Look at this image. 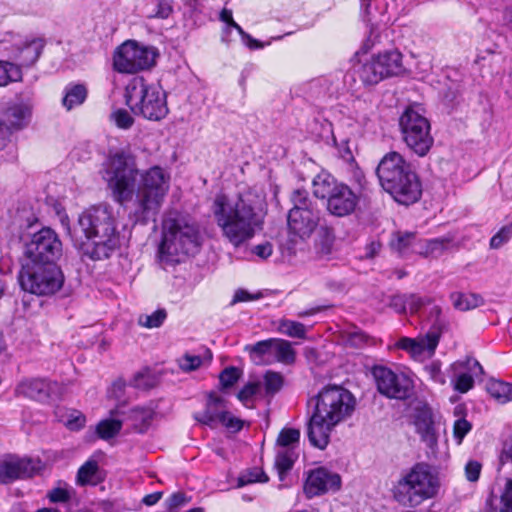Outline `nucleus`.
I'll return each mask as SVG.
<instances>
[{
    "instance_id": "51",
    "label": "nucleus",
    "mask_w": 512,
    "mask_h": 512,
    "mask_svg": "<svg viewBox=\"0 0 512 512\" xmlns=\"http://www.w3.org/2000/svg\"><path fill=\"white\" fill-rule=\"evenodd\" d=\"M431 299L428 297H421L417 294H407V310L410 313H417L423 306L430 304Z\"/></svg>"
},
{
    "instance_id": "21",
    "label": "nucleus",
    "mask_w": 512,
    "mask_h": 512,
    "mask_svg": "<svg viewBox=\"0 0 512 512\" xmlns=\"http://www.w3.org/2000/svg\"><path fill=\"white\" fill-rule=\"evenodd\" d=\"M246 350L249 351L251 355H255L260 358L270 356L275 361L283 364L294 363L296 356L291 343L280 338H270L258 341L253 345L247 346Z\"/></svg>"
},
{
    "instance_id": "20",
    "label": "nucleus",
    "mask_w": 512,
    "mask_h": 512,
    "mask_svg": "<svg viewBox=\"0 0 512 512\" xmlns=\"http://www.w3.org/2000/svg\"><path fill=\"white\" fill-rule=\"evenodd\" d=\"M16 393L39 402H47L59 398L64 393V386L46 378H31L21 381L16 387Z\"/></svg>"
},
{
    "instance_id": "15",
    "label": "nucleus",
    "mask_w": 512,
    "mask_h": 512,
    "mask_svg": "<svg viewBox=\"0 0 512 512\" xmlns=\"http://www.w3.org/2000/svg\"><path fill=\"white\" fill-rule=\"evenodd\" d=\"M372 375L378 392L387 398L407 400L414 394V381L404 372L379 365L372 368Z\"/></svg>"
},
{
    "instance_id": "37",
    "label": "nucleus",
    "mask_w": 512,
    "mask_h": 512,
    "mask_svg": "<svg viewBox=\"0 0 512 512\" xmlns=\"http://www.w3.org/2000/svg\"><path fill=\"white\" fill-rule=\"evenodd\" d=\"M278 331L292 338L304 339L306 337L305 326L300 322L292 320H281L278 325Z\"/></svg>"
},
{
    "instance_id": "2",
    "label": "nucleus",
    "mask_w": 512,
    "mask_h": 512,
    "mask_svg": "<svg viewBox=\"0 0 512 512\" xmlns=\"http://www.w3.org/2000/svg\"><path fill=\"white\" fill-rule=\"evenodd\" d=\"M212 212L222 236L234 247H239L262 230L264 197L254 188L245 189L234 197L218 194Z\"/></svg>"
},
{
    "instance_id": "47",
    "label": "nucleus",
    "mask_w": 512,
    "mask_h": 512,
    "mask_svg": "<svg viewBox=\"0 0 512 512\" xmlns=\"http://www.w3.org/2000/svg\"><path fill=\"white\" fill-rule=\"evenodd\" d=\"M260 388V383L249 382L239 391L237 397L244 405H248L253 397L260 391Z\"/></svg>"
},
{
    "instance_id": "8",
    "label": "nucleus",
    "mask_w": 512,
    "mask_h": 512,
    "mask_svg": "<svg viewBox=\"0 0 512 512\" xmlns=\"http://www.w3.org/2000/svg\"><path fill=\"white\" fill-rule=\"evenodd\" d=\"M440 481L431 467L425 463H416L403 471L391 489L393 499L404 507H416L435 497Z\"/></svg>"
},
{
    "instance_id": "45",
    "label": "nucleus",
    "mask_w": 512,
    "mask_h": 512,
    "mask_svg": "<svg viewBox=\"0 0 512 512\" xmlns=\"http://www.w3.org/2000/svg\"><path fill=\"white\" fill-rule=\"evenodd\" d=\"M472 424L465 418H459L453 425V436L457 444L460 445L464 437L471 431Z\"/></svg>"
},
{
    "instance_id": "11",
    "label": "nucleus",
    "mask_w": 512,
    "mask_h": 512,
    "mask_svg": "<svg viewBox=\"0 0 512 512\" xmlns=\"http://www.w3.org/2000/svg\"><path fill=\"white\" fill-rule=\"evenodd\" d=\"M18 280L25 292L50 296L62 288L64 275L56 263H26L19 272Z\"/></svg>"
},
{
    "instance_id": "60",
    "label": "nucleus",
    "mask_w": 512,
    "mask_h": 512,
    "mask_svg": "<svg viewBox=\"0 0 512 512\" xmlns=\"http://www.w3.org/2000/svg\"><path fill=\"white\" fill-rule=\"evenodd\" d=\"M499 459L501 464L512 463V436L503 443Z\"/></svg>"
},
{
    "instance_id": "1",
    "label": "nucleus",
    "mask_w": 512,
    "mask_h": 512,
    "mask_svg": "<svg viewBox=\"0 0 512 512\" xmlns=\"http://www.w3.org/2000/svg\"><path fill=\"white\" fill-rule=\"evenodd\" d=\"M105 179L113 199L132 202L128 217L134 224L155 222L170 188V176L159 166L139 172L135 158L118 152L109 159Z\"/></svg>"
},
{
    "instance_id": "9",
    "label": "nucleus",
    "mask_w": 512,
    "mask_h": 512,
    "mask_svg": "<svg viewBox=\"0 0 512 512\" xmlns=\"http://www.w3.org/2000/svg\"><path fill=\"white\" fill-rule=\"evenodd\" d=\"M124 96L130 111L146 120L158 122L169 113L165 91L144 77L132 78L125 88Z\"/></svg>"
},
{
    "instance_id": "12",
    "label": "nucleus",
    "mask_w": 512,
    "mask_h": 512,
    "mask_svg": "<svg viewBox=\"0 0 512 512\" xmlns=\"http://www.w3.org/2000/svg\"><path fill=\"white\" fill-rule=\"evenodd\" d=\"M399 126L403 141L412 152L423 157L430 151L434 139L426 117L413 107H408L399 119Z\"/></svg>"
},
{
    "instance_id": "40",
    "label": "nucleus",
    "mask_w": 512,
    "mask_h": 512,
    "mask_svg": "<svg viewBox=\"0 0 512 512\" xmlns=\"http://www.w3.org/2000/svg\"><path fill=\"white\" fill-rule=\"evenodd\" d=\"M167 317L165 309H158L150 315H141L138 319L139 325L145 328H158L160 327Z\"/></svg>"
},
{
    "instance_id": "5",
    "label": "nucleus",
    "mask_w": 512,
    "mask_h": 512,
    "mask_svg": "<svg viewBox=\"0 0 512 512\" xmlns=\"http://www.w3.org/2000/svg\"><path fill=\"white\" fill-rule=\"evenodd\" d=\"M202 244L200 227L189 214L170 212L162 222L158 259L163 264L182 262L196 254Z\"/></svg>"
},
{
    "instance_id": "31",
    "label": "nucleus",
    "mask_w": 512,
    "mask_h": 512,
    "mask_svg": "<svg viewBox=\"0 0 512 512\" xmlns=\"http://www.w3.org/2000/svg\"><path fill=\"white\" fill-rule=\"evenodd\" d=\"M296 458L297 454L293 448L278 450L275 458V467L281 480H283L286 473L292 469Z\"/></svg>"
},
{
    "instance_id": "50",
    "label": "nucleus",
    "mask_w": 512,
    "mask_h": 512,
    "mask_svg": "<svg viewBox=\"0 0 512 512\" xmlns=\"http://www.w3.org/2000/svg\"><path fill=\"white\" fill-rule=\"evenodd\" d=\"M155 9L151 12L150 17L166 19L172 12V0H154Z\"/></svg>"
},
{
    "instance_id": "19",
    "label": "nucleus",
    "mask_w": 512,
    "mask_h": 512,
    "mask_svg": "<svg viewBox=\"0 0 512 512\" xmlns=\"http://www.w3.org/2000/svg\"><path fill=\"white\" fill-rule=\"evenodd\" d=\"M453 389L459 393H467L474 386V378L483 374L480 363L471 357L452 363L447 370Z\"/></svg>"
},
{
    "instance_id": "46",
    "label": "nucleus",
    "mask_w": 512,
    "mask_h": 512,
    "mask_svg": "<svg viewBox=\"0 0 512 512\" xmlns=\"http://www.w3.org/2000/svg\"><path fill=\"white\" fill-rule=\"evenodd\" d=\"M240 370L236 367H227L225 368L219 376L220 383L224 388H229L233 386L240 377Z\"/></svg>"
},
{
    "instance_id": "30",
    "label": "nucleus",
    "mask_w": 512,
    "mask_h": 512,
    "mask_svg": "<svg viewBox=\"0 0 512 512\" xmlns=\"http://www.w3.org/2000/svg\"><path fill=\"white\" fill-rule=\"evenodd\" d=\"M87 97V89L82 84L68 85L65 88V94L62 99V104L67 110H71L76 106L81 105Z\"/></svg>"
},
{
    "instance_id": "24",
    "label": "nucleus",
    "mask_w": 512,
    "mask_h": 512,
    "mask_svg": "<svg viewBox=\"0 0 512 512\" xmlns=\"http://www.w3.org/2000/svg\"><path fill=\"white\" fill-rule=\"evenodd\" d=\"M320 220V211L312 210V211H298V210H289L287 223L289 231L300 237L301 239H305L310 237V235L314 232L316 227L319 224Z\"/></svg>"
},
{
    "instance_id": "32",
    "label": "nucleus",
    "mask_w": 512,
    "mask_h": 512,
    "mask_svg": "<svg viewBox=\"0 0 512 512\" xmlns=\"http://www.w3.org/2000/svg\"><path fill=\"white\" fill-rule=\"evenodd\" d=\"M453 306L461 311H466L470 309H474L478 306H480L483 302V299L481 296L477 294H465V293H459L454 292L450 296Z\"/></svg>"
},
{
    "instance_id": "16",
    "label": "nucleus",
    "mask_w": 512,
    "mask_h": 512,
    "mask_svg": "<svg viewBox=\"0 0 512 512\" xmlns=\"http://www.w3.org/2000/svg\"><path fill=\"white\" fill-rule=\"evenodd\" d=\"M193 418L211 429L222 425L232 432H238L243 427V421L230 413L227 401L216 393L209 394L204 410L194 413Z\"/></svg>"
},
{
    "instance_id": "25",
    "label": "nucleus",
    "mask_w": 512,
    "mask_h": 512,
    "mask_svg": "<svg viewBox=\"0 0 512 512\" xmlns=\"http://www.w3.org/2000/svg\"><path fill=\"white\" fill-rule=\"evenodd\" d=\"M413 417L416 431L422 440L429 445L435 444L437 437L431 409L427 405L417 407Z\"/></svg>"
},
{
    "instance_id": "38",
    "label": "nucleus",
    "mask_w": 512,
    "mask_h": 512,
    "mask_svg": "<svg viewBox=\"0 0 512 512\" xmlns=\"http://www.w3.org/2000/svg\"><path fill=\"white\" fill-rule=\"evenodd\" d=\"M122 422L115 419H106L99 422L97 425V433L102 439H110L117 435L121 430Z\"/></svg>"
},
{
    "instance_id": "41",
    "label": "nucleus",
    "mask_w": 512,
    "mask_h": 512,
    "mask_svg": "<svg viewBox=\"0 0 512 512\" xmlns=\"http://www.w3.org/2000/svg\"><path fill=\"white\" fill-rule=\"evenodd\" d=\"M110 119L114 122V124L119 129H123V130L130 129L135 122L131 113L123 108L115 109L111 113Z\"/></svg>"
},
{
    "instance_id": "39",
    "label": "nucleus",
    "mask_w": 512,
    "mask_h": 512,
    "mask_svg": "<svg viewBox=\"0 0 512 512\" xmlns=\"http://www.w3.org/2000/svg\"><path fill=\"white\" fill-rule=\"evenodd\" d=\"M300 431L294 428H284L279 433L277 444L280 449L293 448L294 445L299 443Z\"/></svg>"
},
{
    "instance_id": "18",
    "label": "nucleus",
    "mask_w": 512,
    "mask_h": 512,
    "mask_svg": "<svg viewBox=\"0 0 512 512\" xmlns=\"http://www.w3.org/2000/svg\"><path fill=\"white\" fill-rule=\"evenodd\" d=\"M42 467L39 459L6 455L0 459V482L7 484L17 479L32 477Z\"/></svg>"
},
{
    "instance_id": "64",
    "label": "nucleus",
    "mask_w": 512,
    "mask_h": 512,
    "mask_svg": "<svg viewBox=\"0 0 512 512\" xmlns=\"http://www.w3.org/2000/svg\"><path fill=\"white\" fill-rule=\"evenodd\" d=\"M220 20L227 24V30L234 21L232 11L224 8L220 13Z\"/></svg>"
},
{
    "instance_id": "13",
    "label": "nucleus",
    "mask_w": 512,
    "mask_h": 512,
    "mask_svg": "<svg viewBox=\"0 0 512 512\" xmlns=\"http://www.w3.org/2000/svg\"><path fill=\"white\" fill-rule=\"evenodd\" d=\"M158 51L152 46L140 45L134 40L121 44L114 52L113 67L119 73H137L152 68Z\"/></svg>"
},
{
    "instance_id": "57",
    "label": "nucleus",
    "mask_w": 512,
    "mask_h": 512,
    "mask_svg": "<svg viewBox=\"0 0 512 512\" xmlns=\"http://www.w3.org/2000/svg\"><path fill=\"white\" fill-rule=\"evenodd\" d=\"M500 512H512V480H508L501 496Z\"/></svg>"
},
{
    "instance_id": "26",
    "label": "nucleus",
    "mask_w": 512,
    "mask_h": 512,
    "mask_svg": "<svg viewBox=\"0 0 512 512\" xmlns=\"http://www.w3.org/2000/svg\"><path fill=\"white\" fill-rule=\"evenodd\" d=\"M31 116V107L25 103H17L10 106L5 112V120L10 134L11 129H20L24 127Z\"/></svg>"
},
{
    "instance_id": "43",
    "label": "nucleus",
    "mask_w": 512,
    "mask_h": 512,
    "mask_svg": "<svg viewBox=\"0 0 512 512\" xmlns=\"http://www.w3.org/2000/svg\"><path fill=\"white\" fill-rule=\"evenodd\" d=\"M264 384L267 393L278 392L283 385V377L280 373L267 372L264 376Z\"/></svg>"
},
{
    "instance_id": "42",
    "label": "nucleus",
    "mask_w": 512,
    "mask_h": 512,
    "mask_svg": "<svg viewBox=\"0 0 512 512\" xmlns=\"http://www.w3.org/2000/svg\"><path fill=\"white\" fill-rule=\"evenodd\" d=\"M268 477L265 473L257 468L249 470L241 474L238 478V486L242 487L256 482H267Z\"/></svg>"
},
{
    "instance_id": "59",
    "label": "nucleus",
    "mask_w": 512,
    "mask_h": 512,
    "mask_svg": "<svg viewBox=\"0 0 512 512\" xmlns=\"http://www.w3.org/2000/svg\"><path fill=\"white\" fill-rule=\"evenodd\" d=\"M441 313H442V310L439 306H433L430 309L429 319L431 321H433L430 330L439 329L440 332L442 331L444 322L441 319Z\"/></svg>"
},
{
    "instance_id": "48",
    "label": "nucleus",
    "mask_w": 512,
    "mask_h": 512,
    "mask_svg": "<svg viewBox=\"0 0 512 512\" xmlns=\"http://www.w3.org/2000/svg\"><path fill=\"white\" fill-rule=\"evenodd\" d=\"M424 371L427 373L429 378L438 383L440 385H444L446 383V378L444 373L441 371V364L439 361H433L430 364L426 365Z\"/></svg>"
},
{
    "instance_id": "27",
    "label": "nucleus",
    "mask_w": 512,
    "mask_h": 512,
    "mask_svg": "<svg viewBox=\"0 0 512 512\" xmlns=\"http://www.w3.org/2000/svg\"><path fill=\"white\" fill-rule=\"evenodd\" d=\"M153 417L154 411L151 408L137 406L130 409L127 420L134 431L144 433L150 427Z\"/></svg>"
},
{
    "instance_id": "55",
    "label": "nucleus",
    "mask_w": 512,
    "mask_h": 512,
    "mask_svg": "<svg viewBox=\"0 0 512 512\" xmlns=\"http://www.w3.org/2000/svg\"><path fill=\"white\" fill-rule=\"evenodd\" d=\"M482 465L476 460H469L465 465V476L470 482H476L479 479Z\"/></svg>"
},
{
    "instance_id": "14",
    "label": "nucleus",
    "mask_w": 512,
    "mask_h": 512,
    "mask_svg": "<svg viewBox=\"0 0 512 512\" xmlns=\"http://www.w3.org/2000/svg\"><path fill=\"white\" fill-rule=\"evenodd\" d=\"M402 54L397 50L385 51L361 64L356 75L365 86L376 85L385 78L403 72Z\"/></svg>"
},
{
    "instance_id": "22",
    "label": "nucleus",
    "mask_w": 512,
    "mask_h": 512,
    "mask_svg": "<svg viewBox=\"0 0 512 512\" xmlns=\"http://www.w3.org/2000/svg\"><path fill=\"white\" fill-rule=\"evenodd\" d=\"M439 329L429 330L425 335L417 338L402 337L396 346L408 352L414 359L432 357L439 344Z\"/></svg>"
},
{
    "instance_id": "52",
    "label": "nucleus",
    "mask_w": 512,
    "mask_h": 512,
    "mask_svg": "<svg viewBox=\"0 0 512 512\" xmlns=\"http://www.w3.org/2000/svg\"><path fill=\"white\" fill-rule=\"evenodd\" d=\"M47 498L52 503H66L70 500V491L65 487H55L48 491Z\"/></svg>"
},
{
    "instance_id": "56",
    "label": "nucleus",
    "mask_w": 512,
    "mask_h": 512,
    "mask_svg": "<svg viewBox=\"0 0 512 512\" xmlns=\"http://www.w3.org/2000/svg\"><path fill=\"white\" fill-rule=\"evenodd\" d=\"M389 306L397 313L402 314L407 311V294H396L390 298Z\"/></svg>"
},
{
    "instance_id": "10",
    "label": "nucleus",
    "mask_w": 512,
    "mask_h": 512,
    "mask_svg": "<svg viewBox=\"0 0 512 512\" xmlns=\"http://www.w3.org/2000/svg\"><path fill=\"white\" fill-rule=\"evenodd\" d=\"M313 193L315 197L326 200L327 211L336 217L351 215L359 203V196L348 185L327 173L314 178Z\"/></svg>"
},
{
    "instance_id": "6",
    "label": "nucleus",
    "mask_w": 512,
    "mask_h": 512,
    "mask_svg": "<svg viewBox=\"0 0 512 512\" xmlns=\"http://www.w3.org/2000/svg\"><path fill=\"white\" fill-rule=\"evenodd\" d=\"M376 174L382 188L399 204L410 205L420 199L421 182L399 153H387L379 162Z\"/></svg>"
},
{
    "instance_id": "29",
    "label": "nucleus",
    "mask_w": 512,
    "mask_h": 512,
    "mask_svg": "<svg viewBox=\"0 0 512 512\" xmlns=\"http://www.w3.org/2000/svg\"><path fill=\"white\" fill-rule=\"evenodd\" d=\"M420 243H416L414 233H397L391 242V246L400 255L404 256L409 252L419 253Z\"/></svg>"
},
{
    "instance_id": "23",
    "label": "nucleus",
    "mask_w": 512,
    "mask_h": 512,
    "mask_svg": "<svg viewBox=\"0 0 512 512\" xmlns=\"http://www.w3.org/2000/svg\"><path fill=\"white\" fill-rule=\"evenodd\" d=\"M341 485L340 476L325 468L312 470L304 485V492L308 498L324 494L330 490H338Z\"/></svg>"
},
{
    "instance_id": "17",
    "label": "nucleus",
    "mask_w": 512,
    "mask_h": 512,
    "mask_svg": "<svg viewBox=\"0 0 512 512\" xmlns=\"http://www.w3.org/2000/svg\"><path fill=\"white\" fill-rule=\"evenodd\" d=\"M62 254V243L58 235L50 228H43L34 233L25 244L27 263H55Z\"/></svg>"
},
{
    "instance_id": "7",
    "label": "nucleus",
    "mask_w": 512,
    "mask_h": 512,
    "mask_svg": "<svg viewBox=\"0 0 512 512\" xmlns=\"http://www.w3.org/2000/svg\"><path fill=\"white\" fill-rule=\"evenodd\" d=\"M45 42L41 38H30L11 34L0 41V87L22 81V68L33 66L39 59Z\"/></svg>"
},
{
    "instance_id": "62",
    "label": "nucleus",
    "mask_w": 512,
    "mask_h": 512,
    "mask_svg": "<svg viewBox=\"0 0 512 512\" xmlns=\"http://www.w3.org/2000/svg\"><path fill=\"white\" fill-rule=\"evenodd\" d=\"M85 421V416L82 414H78L77 416H73L70 419H68L66 422V426L70 430L77 431L84 427Z\"/></svg>"
},
{
    "instance_id": "28",
    "label": "nucleus",
    "mask_w": 512,
    "mask_h": 512,
    "mask_svg": "<svg viewBox=\"0 0 512 512\" xmlns=\"http://www.w3.org/2000/svg\"><path fill=\"white\" fill-rule=\"evenodd\" d=\"M101 480L99 466L94 459H89L78 469L77 483L81 486L97 485Z\"/></svg>"
},
{
    "instance_id": "34",
    "label": "nucleus",
    "mask_w": 512,
    "mask_h": 512,
    "mask_svg": "<svg viewBox=\"0 0 512 512\" xmlns=\"http://www.w3.org/2000/svg\"><path fill=\"white\" fill-rule=\"evenodd\" d=\"M448 244L449 240L446 238H435L425 241L419 245V254L425 257H437L448 247Z\"/></svg>"
},
{
    "instance_id": "54",
    "label": "nucleus",
    "mask_w": 512,
    "mask_h": 512,
    "mask_svg": "<svg viewBox=\"0 0 512 512\" xmlns=\"http://www.w3.org/2000/svg\"><path fill=\"white\" fill-rule=\"evenodd\" d=\"M188 499L182 492L172 494L167 500L166 505L170 512H177V510L187 504Z\"/></svg>"
},
{
    "instance_id": "35",
    "label": "nucleus",
    "mask_w": 512,
    "mask_h": 512,
    "mask_svg": "<svg viewBox=\"0 0 512 512\" xmlns=\"http://www.w3.org/2000/svg\"><path fill=\"white\" fill-rule=\"evenodd\" d=\"M293 207L290 210L312 211L318 210L316 204L309 198L306 190L297 189L291 195Z\"/></svg>"
},
{
    "instance_id": "33",
    "label": "nucleus",
    "mask_w": 512,
    "mask_h": 512,
    "mask_svg": "<svg viewBox=\"0 0 512 512\" xmlns=\"http://www.w3.org/2000/svg\"><path fill=\"white\" fill-rule=\"evenodd\" d=\"M489 394L500 403L512 401V384L493 380L488 384Z\"/></svg>"
},
{
    "instance_id": "44",
    "label": "nucleus",
    "mask_w": 512,
    "mask_h": 512,
    "mask_svg": "<svg viewBox=\"0 0 512 512\" xmlns=\"http://www.w3.org/2000/svg\"><path fill=\"white\" fill-rule=\"evenodd\" d=\"M512 237V224L503 226L490 240V247L498 249Z\"/></svg>"
},
{
    "instance_id": "58",
    "label": "nucleus",
    "mask_w": 512,
    "mask_h": 512,
    "mask_svg": "<svg viewBox=\"0 0 512 512\" xmlns=\"http://www.w3.org/2000/svg\"><path fill=\"white\" fill-rule=\"evenodd\" d=\"M261 297H262L261 292L252 294L244 289H238L233 296V300H232L231 304L233 305L238 302L254 301V300L260 299Z\"/></svg>"
},
{
    "instance_id": "53",
    "label": "nucleus",
    "mask_w": 512,
    "mask_h": 512,
    "mask_svg": "<svg viewBox=\"0 0 512 512\" xmlns=\"http://www.w3.org/2000/svg\"><path fill=\"white\" fill-rule=\"evenodd\" d=\"M202 364L200 356L185 354L179 359V366L183 371H193L199 368Z\"/></svg>"
},
{
    "instance_id": "63",
    "label": "nucleus",
    "mask_w": 512,
    "mask_h": 512,
    "mask_svg": "<svg viewBox=\"0 0 512 512\" xmlns=\"http://www.w3.org/2000/svg\"><path fill=\"white\" fill-rule=\"evenodd\" d=\"M161 497H162L161 492L151 493V494L144 496V498L142 499V502L147 506H152V505L156 504L161 499Z\"/></svg>"
},
{
    "instance_id": "3",
    "label": "nucleus",
    "mask_w": 512,
    "mask_h": 512,
    "mask_svg": "<svg viewBox=\"0 0 512 512\" xmlns=\"http://www.w3.org/2000/svg\"><path fill=\"white\" fill-rule=\"evenodd\" d=\"M72 237L84 256L95 261L108 259L120 245L113 208L98 204L85 209L78 217Z\"/></svg>"
},
{
    "instance_id": "36",
    "label": "nucleus",
    "mask_w": 512,
    "mask_h": 512,
    "mask_svg": "<svg viewBox=\"0 0 512 512\" xmlns=\"http://www.w3.org/2000/svg\"><path fill=\"white\" fill-rule=\"evenodd\" d=\"M343 339L347 346L353 348H363L370 345L371 338L358 328H353L344 333Z\"/></svg>"
},
{
    "instance_id": "4",
    "label": "nucleus",
    "mask_w": 512,
    "mask_h": 512,
    "mask_svg": "<svg viewBox=\"0 0 512 512\" xmlns=\"http://www.w3.org/2000/svg\"><path fill=\"white\" fill-rule=\"evenodd\" d=\"M356 401L341 386L324 387L315 398V407L308 423V438L316 448L325 449L333 429L351 416Z\"/></svg>"
},
{
    "instance_id": "61",
    "label": "nucleus",
    "mask_w": 512,
    "mask_h": 512,
    "mask_svg": "<svg viewBox=\"0 0 512 512\" xmlns=\"http://www.w3.org/2000/svg\"><path fill=\"white\" fill-rule=\"evenodd\" d=\"M253 253L261 259H267L273 252V247L269 242L258 244L253 248Z\"/></svg>"
},
{
    "instance_id": "49",
    "label": "nucleus",
    "mask_w": 512,
    "mask_h": 512,
    "mask_svg": "<svg viewBox=\"0 0 512 512\" xmlns=\"http://www.w3.org/2000/svg\"><path fill=\"white\" fill-rule=\"evenodd\" d=\"M229 28H234L239 33L243 43L249 49H261L265 47V44L261 43L257 39H254L251 35L246 33L238 23L233 22Z\"/></svg>"
}]
</instances>
